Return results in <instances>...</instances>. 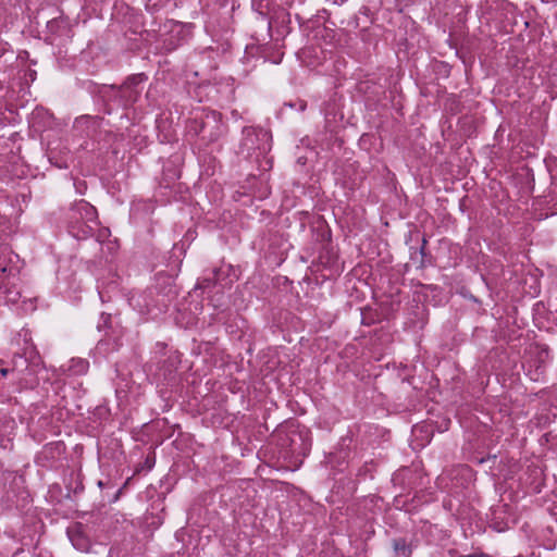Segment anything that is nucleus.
Listing matches in <instances>:
<instances>
[{"mask_svg":"<svg viewBox=\"0 0 557 557\" xmlns=\"http://www.w3.org/2000/svg\"><path fill=\"white\" fill-rule=\"evenodd\" d=\"M69 222H98L97 210L89 202L79 200L71 207Z\"/></svg>","mask_w":557,"mask_h":557,"instance_id":"39448f33","label":"nucleus"},{"mask_svg":"<svg viewBox=\"0 0 557 557\" xmlns=\"http://www.w3.org/2000/svg\"><path fill=\"white\" fill-rule=\"evenodd\" d=\"M3 366V360L0 359V375L1 376H7L8 373L11 372V368H5V367H2Z\"/></svg>","mask_w":557,"mask_h":557,"instance_id":"ddd939ff","label":"nucleus"},{"mask_svg":"<svg viewBox=\"0 0 557 557\" xmlns=\"http://www.w3.org/2000/svg\"><path fill=\"white\" fill-rule=\"evenodd\" d=\"M188 131L203 140L215 141L225 132L222 115L216 111H206L201 116H196L188 122Z\"/></svg>","mask_w":557,"mask_h":557,"instance_id":"f257e3e1","label":"nucleus"},{"mask_svg":"<svg viewBox=\"0 0 557 557\" xmlns=\"http://www.w3.org/2000/svg\"><path fill=\"white\" fill-rule=\"evenodd\" d=\"M5 271H7V268H2V269L0 270V272H1V273H4Z\"/></svg>","mask_w":557,"mask_h":557,"instance_id":"2eb2a0df","label":"nucleus"},{"mask_svg":"<svg viewBox=\"0 0 557 557\" xmlns=\"http://www.w3.org/2000/svg\"><path fill=\"white\" fill-rule=\"evenodd\" d=\"M1 480L4 481V482H10V486L11 488H13V486H16V487H20L23 483H24V480L22 476H18L16 475L14 472L12 471H3L1 473Z\"/></svg>","mask_w":557,"mask_h":557,"instance_id":"9d476101","label":"nucleus"},{"mask_svg":"<svg viewBox=\"0 0 557 557\" xmlns=\"http://www.w3.org/2000/svg\"><path fill=\"white\" fill-rule=\"evenodd\" d=\"M67 535L73 546L81 552H88L91 543L82 523H75L67 529Z\"/></svg>","mask_w":557,"mask_h":557,"instance_id":"423d86ee","label":"nucleus"},{"mask_svg":"<svg viewBox=\"0 0 557 557\" xmlns=\"http://www.w3.org/2000/svg\"><path fill=\"white\" fill-rule=\"evenodd\" d=\"M146 81L147 76L144 73H139L128 76L121 86L112 87L116 89V96L120 97L123 104L127 107L132 106L139 99L141 95V88H139V85Z\"/></svg>","mask_w":557,"mask_h":557,"instance_id":"7ed1b4c3","label":"nucleus"},{"mask_svg":"<svg viewBox=\"0 0 557 557\" xmlns=\"http://www.w3.org/2000/svg\"><path fill=\"white\" fill-rule=\"evenodd\" d=\"M240 153L246 158H258L271 150V135L260 127H245L239 146Z\"/></svg>","mask_w":557,"mask_h":557,"instance_id":"f03ea898","label":"nucleus"},{"mask_svg":"<svg viewBox=\"0 0 557 557\" xmlns=\"http://www.w3.org/2000/svg\"><path fill=\"white\" fill-rule=\"evenodd\" d=\"M158 5V0H147L146 7L150 9H156Z\"/></svg>","mask_w":557,"mask_h":557,"instance_id":"4468645a","label":"nucleus"},{"mask_svg":"<svg viewBox=\"0 0 557 557\" xmlns=\"http://www.w3.org/2000/svg\"><path fill=\"white\" fill-rule=\"evenodd\" d=\"M88 363L86 361H78L77 362V371L76 373H85L87 371Z\"/></svg>","mask_w":557,"mask_h":557,"instance_id":"f8f14e48","label":"nucleus"},{"mask_svg":"<svg viewBox=\"0 0 557 557\" xmlns=\"http://www.w3.org/2000/svg\"><path fill=\"white\" fill-rule=\"evenodd\" d=\"M98 222H69V232L76 239H86L95 235Z\"/></svg>","mask_w":557,"mask_h":557,"instance_id":"0eeeda50","label":"nucleus"},{"mask_svg":"<svg viewBox=\"0 0 557 557\" xmlns=\"http://www.w3.org/2000/svg\"><path fill=\"white\" fill-rule=\"evenodd\" d=\"M96 231H97V234L95 236L98 242H102L110 235L109 228H97L96 227Z\"/></svg>","mask_w":557,"mask_h":557,"instance_id":"9b49d317","label":"nucleus"},{"mask_svg":"<svg viewBox=\"0 0 557 557\" xmlns=\"http://www.w3.org/2000/svg\"><path fill=\"white\" fill-rule=\"evenodd\" d=\"M25 372L16 375L18 384L22 388H35L39 384L38 374L44 370V363L40 356L34 348L29 349V364L26 367Z\"/></svg>","mask_w":557,"mask_h":557,"instance_id":"20e7f679","label":"nucleus"},{"mask_svg":"<svg viewBox=\"0 0 557 557\" xmlns=\"http://www.w3.org/2000/svg\"><path fill=\"white\" fill-rule=\"evenodd\" d=\"M29 364V350H25L24 355L15 354L11 360V373L17 375L27 370Z\"/></svg>","mask_w":557,"mask_h":557,"instance_id":"6e6552de","label":"nucleus"},{"mask_svg":"<svg viewBox=\"0 0 557 557\" xmlns=\"http://www.w3.org/2000/svg\"><path fill=\"white\" fill-rule=\"evenodd\" d=\"M393 548L397 557H409L411 555V547L403 537L393 540Z\"/></svg>","mask_w":557,"mask_h":557,"instance_id":"1a4fd4ad","label":"nucleus"}]
</instances>
